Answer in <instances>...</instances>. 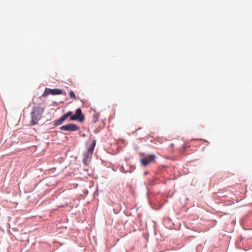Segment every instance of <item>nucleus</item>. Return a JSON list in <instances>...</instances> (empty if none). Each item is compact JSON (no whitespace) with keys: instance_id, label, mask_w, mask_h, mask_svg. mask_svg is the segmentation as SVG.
I'll return each mask as SVG.
<instances>
[{"instance_id":"423d86ee","label":"nucleus","mask_w":252,"mask_h":252,"mask_svg":"<svg viewBox=\"0 0 252 252\" xmlns=\"http://www.w3.org/2000/svg\"><path fill=\"white\" fill-rule=\"evenodd\" d=\"M95 145V141L94 140L93 141L92 144L90 147L88 148L87 152L84 154V158L83 161H85L88 160L91 156L93 153L94 148Z\"/></svg>"},{"instance_id":"f257e3e1","label":"nucleus","mask_w":252,"mask_h":252,"mask_svg":"<svg viewBox=\"0 0 252 252\" xmlns=\"http://www.w3.org/2000/svg\"><path fill=\"white\" fill-rule=\"evenodd\" d=\"M44 112V109L42 107L37 106L33 108L32 113V121L31 125L33 126L37 124V122L40 119Z\"/></svg>"},{"instance_id":"20e7f679","label":"nucleus","mask_w":252,"mask_h":252,"mask_svg":"<svg viewBox=\"0 0 252 252\" xmlns=\"http://www.w3.org/2000/svg\"><path fill=\"white\" fill-rule=\"evenodd\" d=\"M84 119V115L82 114V111L80 108L77 109L75 114L74 115H72V116L70 118V120L71 121L77 120L79 122H82Z\"/></svg>"},{"instance_id":"6e6552de","label":"nucleus","mask_w":252,"mask_h":252,"mask_svg":"<svg viewBox=\"0 0 252 252\" xmlns=\"http://www.w3.org/2000/svg\"><path fill=\"white\" fill-rule=\"evenodd\" d=\"M70 97L71 98L75 100L76 99V96L72 91H71L69 93Z\"/></svg>"},{"instance_id":"f03ea898","label":"nucleus","mask_w":252,"mask_h":252,"mask_svg":"<svg viewBox=\"0 0 252 252\" xmlns=\"http://www.w3.org/2000/svg\"><path fill=\"white\" fill-rule=\"evenodd\" d=\"M155 156L153 155H145L144 154H141L140 162L144 166L155 161Z\"/></svg>"},{"instance_id":"0eeeda50","label":"nucleus","mask_w":252,"mask_h":252,"mask_svg":"<svg viewBox=\"0 0 252 252\" xmlns=\"http://www.w3.org/2000/svg\"><path fill=\"white\" fill-rule=\"evenodd\" d=\"M62 91L60 89H46L44 94H43V96L46 95L47 94H50L53 95H56V94H62Z\"/></svg>"},{"instance_id":"7ed1b4c3","label":"nucleus","mask_w":252,"mask_h":252,"mask_svg":"<svg viewBox=\"0 0 252 252\" xmlns=\"http://www.w3.org/2000/svg\"><path fill=\"white\" fill-rule=\"evenodd\" d=\"M79 129V126L76 125L72 123L60 127V129L61 130L68 131H75L78 130Z\"/></svg>"},{"instance_id":"39448f33","label":"nucleus","mask_w":252,"mask_h":252,"mask_svg":"<svg viewBox=\"0 0 252 252\" xmlns=\"http://www.w3.org/2000/svg\"><path fill=\"white\" fill-rule=\"evenodd\" d=\"M73 113L72 111H68L67 113L64 114L60 119L54 121V125L55 126L61 125L65 120L69 117L72 116Z\"/></svg>"}]
</instances>
